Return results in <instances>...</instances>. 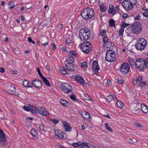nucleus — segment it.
I'll return each mask as SVG.
<instances>
[{"label": "nucleus", "mask_w": 148, "mask_h": 148, "mask_svg": "<svg viewBox=\"0 0 148 148\" xmlns=\"http://www.w3.org/2000/svg\"><path fill=\"white\" fill-rule=\"evenodd\" d=\"M83 33V29L80 30L79 33V36L81 40L83 41L88 40L90 37V34H86L85 33L82 34Z\"/></svg>", "instance_id": "nucleus-9"}, {"label": "nucleus", "mask_w": 148, "mask_h": 148, "mask_svg": "<svg viewBox=\"0 0 148 148\" xmlns=\"http://www.w3.org/2000/svg\"><path fill=\"white\" fill-rule=\"evenodd\" d=\"M108 38L107 37H104L103 39V44L106 45L107 42H108Z\"/></svg>", "instance_id": "nucleus-47"}, {"label": "nucleus", "mask_w": 148, "mask_h": 148, "mask_svg": "<svg viewBox=\"0 0 148 148\" xmlns=\"http://www.w3.org/2000/svg\"><path fill=\"white\" fill-rule=\"evenodd\" d=\"M23 85L24 86L27 88L32 87V86H30L28 81L27 80H25L23 82Z\"/></svg>", "instance_id": "nucleus-26"}, {"label": "nucleus", "mask_w": 148, "mask_h": 148, "mask_svg": "<svg viewBox=\"0 0 148 148\" xmlns=\"http://www.w3.org/2000/svg\"><path fill=\"white\" fill-rule=\"evenodd\" d=\"M62 90L67 94L72 92V88L71 86L67 84H62L61 86Z\"/></svg>", "instance_id": "nucleus-5"}, {"label": "nucleus", "mask_w": 148, "mask_h": 148, "mask_svg": "<svg viewBox=\"0 0 148 148\" xmlns=\"http://www.w3.org/2000/svg\"><path fill=\"white\" fill-rule=\"evenodd\" d=\"M140 106L139 105H137L134 108V110L136 111H138L140 110Z\"/></svg>", "instance_id": "nucleus-52"}, {"label": "nucleus", "mask_w": 148, "mask_h": 148, "mask_svg": "<svg viewBox=\"0 0 148 148\" xmlns=\"http://www.w3.org/2000/svg\"><path fill=\"white\" fill-rule=\"evenodd\" d=\"M128 16V15L126 13H124L122 15V17L123 18L126 19Z\"/></svg>", "instance_id": "nucleus-63"}, {"label": "nucleus", "mask_w": 148, "mask_h": 148, "mask_svg": "<svg viewBox=\"0 0 148 148\" xmlns=\"http://www.w3.org/2000/svg\"><path fill=\"white\" fill-rule=\"evenodd\" d=\"M62 122L63 124L64 130L66 131L70 132L71 131V127L67 122L65 121H63Z\"/></svg>", "instance_id": "nucleus-14"}, {"label": "nucleus", "mask_w": 148, "mask_h": 148, "mask_svg": "<svg viewBox=\"0 0 148 148\" xmlns=\"http://www.w3.org/2000/svg\"><path fill=\"white\" fill-rule=\"evenodd\" d=\"M117 82H119L121 84H123L124 82V80L122 79H117Z\"/></svg>", "instance_id": "nucleus-55"}, {"label": "nucleus", "mask_w": 148, "mask_h": 148, "mask_svg": "<svg viewBox=\"0 0 148 148\" xmlns=\"http://www.w3.org/2000/svg\"><path fill=\"white\" fill-rule=\"evenodd\" d=\"M8 8L10 10H11L15 6L14 3L13 2H10L8 3Z\"/></svg>", "instance_id": "nucleus-33"}, {"label": "nucleus", "mask_w": 148, "mask_h": 148, "mask_svg": "<svg viewBox=\"0 0 148 148\" xmlns=\"http://www.w3.org/2000/svg\"><path fill=\"white\" fill-rule=\"evenodd\" d=\"M113 9H113V8H110L109 7V10L108 11V13L110 14H112L114 15V14L116 13V12Z\"/></svg>", "instance_id": "nucleus-43"}, {"label": "nucleus", "mask_w": 148, "mask_h": 148, "mask_svg": "<svg viewBox=\"0 0 148 148\" xmlns=\"http://www.w3.org/2000/svg\"><path fill=\"white\" fill-rule=\"evenodd\" d=\"M95 15L93 9L90 8H86L84 9L81 13L82 17L86 20L90 19Z\"/></svg>", "instance_id": "nucleus-1"}, {"label": "nucleus", "mask_w": 148, "mask_h": 148, "mask_svg": "<svg viewBox=\"0 0 148 148\" xmlns=\"http://www.w3.org/2000/svg\"><path fill=\"white\" fill-rule=\"evenodd\" d=\"M122 5L123 7L127 11H129L131 9L134 7L128 1H127V0L124 1L122 3Z\"/></svg>", "instance_id": "nucleus-7"}, {"label": "nucleus", "mask_w": 148, "mask_h": 148, "mask_svg": "<svg viewBox=\"0 0 148 148\" xmlns=\"http://www.w3.org/2000/svg\"><path fill=\"white\" fill-rule=\"evenodd\" d=\"M80 142L75 143L71 144V145L74 147H77L81 145Z\"/></svg>", "instance_id": "nucleus-42"}, {"label": "nucleus", "mask_w": 148, "mask_h": 148, "mask_svg": "<svg viewBox=\"0 0 148 148\" xmlns=\"http://www.w3.org/2000/svg\"><path fill=\"white\" fill-rule=\"evenodd\" d=\"M70 98L73 100L75 101L77 100L75 95H71L70 96Z\"/></svg>", "instance_id": "nucleus-54"}, {"label": "nucleus", "mask_w": 148, "mask_h": 148, "mask_svg": "<svg viewBox=\"0 0 148 148\" xmlns=\"http://www.w3.org/2000/svg\"><path fill=\"white\" fill-rule=\"evenodd\" d=\"M44 126L43 125H41L39 127L40 130L42 131H44Z\"/></svg>", "instance_id": "nucleus-59"}, {"label": "nucleus", "mask_w": 148, "mask_h": 148, "mask_svg": "<svg viewBox=\"0 0 148 148\" xmlns=\"http://www.w3.org/2000/svg\"><path fill=\"white\" fill-rule=\"evenodd\" d=\"M82 66L84 68H86L87 67V63L86 62H84L82 63Z\"/></svg>", "instance_id": "nucleus-53"}, {"label": "nucleus", "mask_w": 148, "mask_h": 148, "mask_svg": "<svg viewBox=\"0 0 148 148\" xmlns=\"http://www.w3.org/2000/svg\"><path fill=\"white\" fill-rule=\"evenodd\" d=\"M145 66L148 69V58H146L144 60V64Z\"/></svg>", "instance_id": "nucleus-49"}, {"label": "nucleus", "mask_w": 148, "mask_h": 148, "mask_svg": "<svg viewBox=\"0 0 148 148\" xmlns=\"http://www.w3.org/2000/svg\"><path fill=\"white\" fill-rule=\"evenodd\" d=\"M60 102L62 106L65 107L66 106L67 104V102L66 101L62 99L60 100Z\"/></svg>", "instance_id": "nucleus-35"}, {"label": "nucleus", "mask_w": 148, "mask_h": 148, "mask_svg": "<svg viewBox=\"0 0 148 148\" xmlns=\"http://www.w3.org/2000/svg\"><path fill=\"white\" fill-rule=\"evenodd\" d=\"M46 85L47 86H50V84L47 79L44 77L42 78Z\"/></svg>", "instance_id": "nucleus-34"}, {"label": "nucleus", "mask_w": 148, "mask_h": 148, "mask_svg": "<svg viewBox=\"0 0 148 148\" xmlns=\"http://www.w3.org/2000/svg\"><path fill=\"white\" fill-rule=\"evenodd\" d=\"M81 115L86 119H89L90 117V114L86 111H84L81 113Z\"/></svg>", "instance_id": "nucleus-22"}, {"label": "nucleus", "mask_w": 148, "mask_h": 148, "mask_svg": "<svg viewBox=\"0 0 148 148\" xmlns=\"http://www.w3.org/2000/svg\"><path fill=\"white\" fill-rule=\"evenodd\" d=\"M142 77L139 76L137 78H136V80L138 82H140L142 80Z\"/></svg>", "instance_id": "nucleus-64"}, {"label": "nucleus", "mask_w": 148, "mask_h": 148, "mask_svg": "<svg viewBox=\"0 0 148 148\" xmlns=\"http://www.w3.org/2000/svg\"><path fill=\"white\" fill-rule=\"evenodd\" d=\"M81 146L78 148H90L89 146L88 145V143H81Z\"/></svg>", "instance_id": "nucleus-25"}, {"label": "nucleus", "mask_w": 148, "mask_h": 148, "mask_svg": "<svg viewBox=\"0 0 148 148\" xmlns=\"http://www.w3.org/2000/svg\"><path fill=\"white\" fill-rule=\"evenodd\" d=\"M51 121L53 123L55 124H56L59 122V121L58 120L55 119H51Z\"/></svg>", "instance_id": "nucleus-48"}, {"label": "nucleus", "mask_w": 148, "mask_h": 148, "mask_svg": "<svg viewBox=\"0 0 148 148\" xmlns=\"http://www.w3.org/2000/svg\"><path fill=\"white\" fill-rule=\"evenodd\" d=\"M73 59V56H70L68 58H67L66 60L65 61V62L69 61L70 62H72V63H73L74 61Z\"/></svg>", "instance_id": "nucleus-37"}, {"label": "nucleus", "mask_w": 148, "mask_h": 148, "mask_svg": "<svg viewBox=\"0 0 148 148\" xmlns=\"http://www.w3.org/2000/svg\"><path fill=\"white\" fill-rule=\"evenodd\" d=\"M140 108L142 111L145 113L148 112V108L144 104H142L140 105Z\"/></svg>", "instance_id": "nucleus-21"}, {"label": "nucleus", "mask_w": 148, "mask_h": 148, "mask_svg": "<svg viewBox=\"0 0 148 148\" xmlns=\"http://www.w3.org/2000/svg\"><path fill=\"white\" fill-rule=\"evenodd\" d=\"M84 99L86 100H90L91 99L90 97L87 94H84Z\"/></svg>", "instance_id": "nucleus-46"}, {"label": "nucleus", "mask_w": 148, "mask_h": 148, "mask_svg": "<svg viewBox=\"0 0 148 148\" xmlns=\"http://www.w3.org/2000/svg\"><path fill=\"white\" fill-rule=\"evenodd\" d=\"M65 68L68 70L73 71L75 69V66L72 62H68L65 65Z\"/></svg>", "instance_id": "nucleus-12"}, {"label": "nucleus", "mask_w": 148, "mask_h": 148, "mask_svg": "<svg viewBox=\"0 0 148 148\" xmlns=\"http://www.w3.org/2000/svg\"><path fill=\"white\" fill-rule=\"evenodd\" d=\"M115 98H116V99L117 101V98H116V96L114 95H110L107 96L106 97L107 99L109 102H111L112 100L114 99Z\"/></svg>", "instance_id": "nucleus-23"}, {"label": "nucleus", "mask_w": 148, "mask_h": 148, "mask_svg": "<svg viewBox=\"0 0 148 148\" xmlns=\"http://www.w3.org/2000/svg\"><path fill=\"white\" fill-rule=\"evenodd\" d=\"M80 48L81 51L84 53L86 54L89 53L90 52V50L87 49L86 47L84 45L82 44L80 46Z\"/></svg>", "instance_id": "nucleus-20"}, {"label": "nucleus", "mask_w": 148, "mask_h": 148, "mask_svg": "<svg viewBox=\"0 0 148 148\" xmlns=\"http://www.w3.org/2000/svg\"><path fill=\"white\" fill-rule=\"evenodd\" d=\"M147 85V83L145 81H143L139 82L138 86L140 87L145 86Z\"/></svg>", "instance_id": "nucleus-44"}, {"label": "nucleus", "mask_w": 148, "mask_h": 148, "mask_svg": "<svg viewBox=\"0 0 148 148\" xmlns=\"http://www.w3.org/2000/svg\"><path fill=\"white\" fill-rule=\"evenodd\" d=\"M32 84L33 86L38 88H41L42 86V82L38 79L32 81Z\"/></svg>", "instance_id": "nucleus-13"}, {"label": "nucleus", "mask_w": 148, "mask_h": 148, "mask_svg": "<svg viewBox=\"0 0 148 148\" xmlns=\"http://www.w3.org/2000/svg\"><path fill=\"white\" fill-rule=\"evenodd\" d=\"M106 30L103 29H101L99 32V34L101 36H103L106 34Z\"/></svg>", "instance_id": "nucleus-36"}, {"label": "nucleus", "mask_w": 148, "mask_h": 148, "mask_svg": "<svg viewBox=\"0 0 148 148\" xmlns=\"http://www.w3.org/2000/svg\"><path fill=\"white\" fill-rule=\"evenodd\" d=\"M141 18V16L139 15H138L135 16L134 17V19L135 20H140Z\"/></svg>", "instance_id": "nucleus-58"}, {"label": "nucleus", "mask_w": 148, "mask_h": 148, "mask_svg": "<svg viewBox=\"0 0 148 148\" xmlns=\"http://www.w3.org/2000/svg\"><path fill=\"white\" fill-rule=\"evenodd\" d=\"M124 31V29L122 28L121 27V28L120 29L119 32V35L120 36H123V32Z\"/></svg>", "instance_id": "nucleus-51"}, {"label": "nucleus", "mask_w": 148, "mask_h": 148, "mask_svg": "<svg viewBox=\"0 0 148 148\" xmlns=\"http://www.w3.org/2000/svg\"><path fill=\"white\" fill-rule=\"evenodd\" d=\"M75 79L76 81L81 84H84L85 81L82 77L78 76H76L75 77Z\"/></svg>", "instance_id": "nucleus-18"}, {"label": "nucleus", "mask_w": 148, "mask_h": 148, "mask_svg": "<svg viewBox=\"0 0 148 148\" xmlns=\"http://www.w3.org/2000/svg\"><path fill=\"white\" fill-rule=\"evenodd\" d=\"M147 44V41L143 38L138 40L135 44V46L138 50L142 51L144 49Z\"/></svg>", "instance_id": "nucleus-2"}, {"label": "nucleus", "mask_w": 148, "mask_h": 148, "mask_svg": "<svg viewBox=\"0 0 148 148\" xmlns=\"http://www.w3.org/2000/svg\"><path fill=\"white\" fill-rule=\"evenodd\" d=\"M29 110L32 113L36 114L38 112V110L37 108L29 104L28 106Z\"/></svg>", "instance_id": "nucleus-16"}, {"label": "nucleus", "mask_w": 148, "mask_h": 148, "mask_svg": "<svg viewBox=\"0 0 148 148\" xmlns=\"http://www.w3.org/2000/svg\"><path fill=\"white\" fill-rule=\"evenodd\" d=\"M7 92L10 94H12L13 95H15L16 91L14 90H12L10 89H8L7 90Z\"/></svg>", "instance_id": "nucleus-40"}, {"label": "nucleus", "mask_w": 148, "mask_h": 148, "mask_svg": "<svg viewBox=\"0 0 148 148\" xmlns=\"http://www.w3.org/2000/svg\"><path fill=\"white\" fill-rule=\"evenodd\" d=\"M137 81L136 80V78L134 79L133 80V83L134 85H136L137 84Z\"/></svg>", "instance_id": "nucleus-62"}, {"label": "nucleus", "mask_w": 148, "mask_h": 148, "mask_svg": "<svg viewBox=\"0 0 148 148\" xmlns=\"http://www.w3.org/2000/svg\"><path fill=\"white\" fill-rule=\"evenodd\" d=\"M38 112L40 114L44 116H48L49 113L48 112L47 110L44 108L40 107L37 109Z\"/></svg>", "instance_id": "nucleus-11"}, {"label": "nucleus", "mask_w": 148, "mask_h": 148, "mask_svg": "<svg viewBox=\"0 0 148 148\" xmlns=\"http://www.w3.org/2000/svg\"><path fill=\"white\" fill-rule=\"evenodd\" d=\"M128 62L130 63L131 66L134 67L135 66V62L132 59H129L128 60Z\"/></svg>", "instance_id": "nucleus-30"}, {"label": "nucleus", "mask_w": 148, "mask_h": 148, "mask_svg": "<svg viewBox=\"0 0 148 148\" xmlns=\"http://www.w3.org/2000/svg\"><path fill=\"white\" fill-rule=\"evenodd\" d=\"M27 40L30 43L32 42L33 44H34L35 43V42L34 40H32V38H28Z\"/></svg>", "instance_id": "nucleus-56"}, {"label": "nucleus", "mask_w": 148, "mask_h": 148, "mask_svg": "<svg viewBox=\"0 0 148 148\" xmlns=\"http://www.w3.org/2000/svg\"><path fill=\"white\" fill-rule=\"evenodd\" d=\"M54 133L56 136H58L61 139H66L67 136L65 133L59 130H55Z\"/></svg>", "instance_id": "nucleus-8"}, {"label": "nucleus", "mask_w": 148, "mask_h": 148, "mask_svg": "<svg viewBox=\"0 0 148 148\" xmlns=\"http://www.w3.org/2000/svg\"><path fill=\"white\" fill-rule=\"evenodd\" d=\"M129 25V24H127L126 23H124L123 21V23L121 25V28L124 29V28L125 27Z\"/></svg>", "instance_id": "nucleus-57"}, {"label": "nucleus", "mask_w": 148, "mask_h": 148, "mask_svg": "<svg viewBox=\"0 0 148 148\" xmlns=\"http://www.w3.org/2000/svg\"><path fill=\"white\" fill-rule=\"evenodd\" d=\"M143 14L144 17H148V11L144 12Z\"/></svg>", "instance_id": "nucleus-60"}, {"label": "nucleus", "mask_w": 148, "mask_h": 148, "mask_svg": "<svg viewBox=\"0 0 148 148\" xmlns=\"http://www.w3.org/2000/svg\"><path fill=\"white\" fill-rule=\"evenodd\" d=\"M30 134L33 137V138L35 140L37 139L38 135L37 132L35 130L32 128L30 131Z\"/></svg>", "instance_id": "nucleus-15"}, {"label": "nucleus", "mask_w": 148, "mask_h": 148, "mask_svg": "<svg viewBox=\"0 0 148 148\" xmlns=\"http://www.w3.org/2000/svg\"><path fill=\"white\" fill-rule=\"evenodd\" d=\"M117 105L119 108H123L124 105L121 101H117Z\"/></svg>", "instance_id": "nucleus-39"}, {"label": "nucleus", "mask_w": 148, "mask_h": 148, "mask_svg": "<svg viewBox=\"0 0 148 148\" xmlns=\"http://www.w3.org/2000/svg\"><path fill=\"white\" fill-rule=\"evenodd\" d=\"M59 71L61 73L62 75H65L67 73L66 70L64 67H60Z\"/></svg>", "instance_id": "nucleus-29"}, {"label": "nucleus", "mask_w": 148, "mask_h": 148, "mask_svg": "<svg viewBox=\"0 0 148 148\" xmlns=\"http://www.w3.org/2000/svg\"><path fill=\"white\" fill-rule=\"evenodd\" d=\"M92 65L93 71L94 72L96 75H98V71L99 68L97 61L96 60L94 61L93 62Z\"/></svg>", "instance_id": "nucleus-10"}, {"label": "nucleus", "mask_w": 148, "mask_h": 148, "mask_svg": "<svg viewBox=\"0 0 148 148\" xmlns=\"http://www.w3.org/2000/svg\"><path fill=\"white\" fill-rule=\"evenodd\" d=\"M115 55L114 53H108L107 52L105 57L106 60L108 62H112L115 60Z\"/></svg>", "instance_id": "nucleus-6"}, {"label": "nucleus", "mask_w": 148, "mask_h": 148, "mask_svg": "<svg viewBox=\"0 0 148 148\" xmlns=\"http://www.w3.org/2000/svg\"><path fill=\"white\" fill-rule=\"evenodd\" d=\"M100 9L102 12H105L106 10V7L103 5H101L99 7Z\"/></svg>", "instance_id": "nucleus-41"}, {"label": "nucleus", "mask_w": 148, "mask_h": 148, "mask_svg": "<svg viewBox=\"0 0 148 148\" xmlns=\"http://www.w3.org/2000/svg\"><path fill=\"white\" fill-rule=\"evenodd\" d=\"M142 25L140 23L137 22L135 23L131 27V30L134 33L138 34L142 30Z\"/></svg>", "instance_id": "nucleus-3"}, {"label": "nucleus", "mask_w": 148, "mask_h": 148, "mask_svg": "<svg viewBox=\"0 0 148 148\" xmlns=\"http://www.w3.org/2000/svg\"><path fill=\"white\" fill-rule=\"evenodd\" d=\"M23 109L27 111H29L28 107L26 106H24L23 107Z\"/></svg>", "instance_id": "nucleus-61"}, {"label": "nucleus", "mask_w": 148, "mask_h": 148, "mask_svg": "<svg viewBox=\"0 0 148 148\" xmlns=\"http://www.w3.org/2000/svg\"><path fill=\"white\" fill-rule=\"evenodd\" d=\"M85 33L86 34H90V31L89 29L86 27H84L83 29V33L82 34Z\"/></svg>", "instance_id": "nucleus-27"}, {"label": "nucleus", "mask_w": 148, "mask_h": 148, "mask_svg": "<svg viewBox=\"0 0 148 148\" xmlns=\"http://www.w3.org/2000/svg\"><path fill=\"white\" fill-rule=\"evenodd\" d=\"M109 124L108 123H105V127L106 128V130L110 132H113L112 130L108 125Z\"/></svg>", "instance_id": "nucleus-31"}, {"label": "nucleus", "mask_w": 148, "mask_h": 148, "mask_svg": "<svg viewBox=\"0 0 148 148\" xmlns=\"http://www.w3.org/2000/svg\"><path fill=\"white\" fill-rule=\"evenodd\" d=\"M7 140L5 133L0 134V142H5Z\"/></svg>", "instance_id": "nucleus-24"}, {"label": "nucleus", "mask_w": 148, "mask_h": 148, "mask_svg": "<svg viewBox=\"0 0 148 148\" xmlns=\"http://www.w3.org/2000/svg\"><path fill=\"white\" fill-rule=\"evenodd\" d=\"M143 64H141V65H139L138 67L136 68L138 69L139 71H142L143 69H144V66L143 65Z\"/></svg>", "instance_id": "nucleus-45"}, {"label": "nucleus", "mask_w": 148, "mask_h": 148, "mask_svg": "<svg viewBox=\"0 0 148 148\" xmlns=\"http://www.w3.org/2000/svg\"><path fill=\"white\" fill-rule=\"evenodd\" d=\"M127 1L128 2V1L133 6L135 5L137 2V0H127Z\"/></svg>", "instance_id": "nucleus-38"}, {"label": "nucleus", "mask_w": 148, "mask_h": 148, "mask_svg": "<svg viewBox=\"0 0 148 148\" xmlns=\"http://www.w3.org/2000/svg\"><path fill=\"white\" fill-rule=\"evenodd\" d=\"M144 64V60L141 58H138L136 59L135 62V66L136 68L138 67L139 65H141V64Z\"/></svg>", "instance_id": "nucleus-19"}, {"label": "nucleus", "mask_w": 148, "mask_h": 148, "mask_svg": "<svg viewBox=\"0 0 148 148\" xmlns=\"http://www.w3.org/2000/svg\"><path fill=\"white\" fill-rule=\"evenodd\" d=\"M37 70L38 74H39L40 77H41V78H43V77H44L42 75V73L40 72V69L38 67L37 68Z\"/></svg>", "instance_id": "nucleus-50"}, {"label": "nucleus", "mask_w": 148, "mask_h": 148, "mask_svg": "<svg viewBox=\"0 0 148 148\" xmlns=\"http://www.w3.org/2000/svg\"><path fill=\"white\" fill-rule=\"evenodd\" d=\"M82 44L84 45L86 47L87 49L90 50V51L92 50V46L89 42L87 41H85L83 42Z\"/></svg>", "instance_id": "nucleus-17"}, {"label": "nucleus", "mask_w": 148, "mask_h": 148, "mask_svg": "<svg viewBox=\"0 0 148 148\" xmlns=\"http://www.w3.org/2000/svg\"><path fill=\"white\" fill-rule=\"evenodd\" d=\"M109 26L110 27L113 26L114 27H115V21L113 19H110L109 22Z\"/></svg>", "instance_id": "nucleus-28"}, {"label": "nucleus", "mask_w": 148, "mask_h": 148, "mask_svg": "<svg viewBox=\"0 0 148 148\" xmlns=\"http://www.w3.org/2000/svg\"><path fill=\"white\" fill-rule=\"evenodd\" d=\"M130 66L129 64L126 62L123 63L121 65L120 71L123 74H127L129 71Z\"/></svg>", "instance_id": "nucleus-4"}, {"label": "nucleus", "mask_w": 148, "mask_h": 148, "mask_svg": "<svg viewBox=\"0 0 148 148\" xmlns=\"http://www.w3.org/2000/svg\"><path fill=\"white\" fill-rule=\"evenodd\" d=\"M77 53L76 52L73 51V50H71L70 51L69 53V56H71L75 57L77 55Z\"/></svg>", "instance_id": "nucleus-32"}]
</instances>
